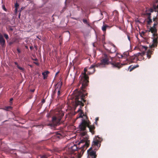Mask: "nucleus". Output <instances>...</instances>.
<instances>
[{"label":"nucleus","mask_w":158,"mask_h":158,"mask_svg":"<svg viewBox=\"0 0 158 158\" xmlns=\"http://www.w3.org/2000/svg\"><path fill=\"white\" fill-rule=\"evenodd\" d=\"M84 73H83V76L81 77L79 81V83L81 84V89L75 95V98L73 100V105L75 108H76L78 106H80V108L79 109L78 111H81V113L80 114L79 118H82L83 116L85 117V119H83L81 123L79 125V127L81 131H85L86 127H87L89 129L90 132H94V130L95 128L93 125H90V122L87 120L88 117L83 114L82 111L81 110V108L84 106V103L86 100L85 99V96H87V93L85 94L83 93L85 92V89L86 87L88 86L89 83V77L87 75L86 72L88 73V69L85 68L84 69ZM88 74H89L88 73Z\"/></svg>","instance_id":"f257e3e1"},{"label":"nucleus","mask_w":158,"mask_h":158,"mask_svg":"<svg viewBox=\"0 0 158 158\" xmlns=\"http://www.w3.org/2000/svg\"><path fill=\"white\" fill-rule=\"evenodd\" d=\"M153 20L154 22L153 25L150 27L149 31H151V33H153V43L151 44L150 45V48L151 49L157 47L158 43L157 40L158 36L157 33V29L156 28V26L158 25V20L156 17L153 18Z\"/></svg>","instance_id":"f03ea898"},{"label":"nucleus","mask_w":158,"mask_h":158,"mask_svg":"<svg viewBox=\"0 0 158 158\" xmlns=\"http://www.w3.org/2000/svg\"><path fill=\"white\" fill-rule=\"evenodd\" d=\"M56 114V115L52 117V123L48 125L52 129H54L56 127L60 124V121L64 115V113L62 111H59L57 112Z\"/></svg>","instance_id":"7ed1b4c3"},{"label":"nucleus","mask_w":158,"mask_h":158,"mask_svg":"<svg viewBox=\"0 0 158 158\" xmlns=\"http://www.w3.org/2000/svg\"><path fill=\"white\" fill-rule=\"evenodd\" d=\"M142 48L143 49V51H145L147 50L148 48V47L147 46H142ZM153 50H154V49ZM153 50H152V49H149L147 51L146 54H145V52H144L140 54V55L143 57V59H144L143 56L144 55H146L147 56V57L148 58V59H149L151 57V55L153 54Z\"/></svg>","instance_id":"20e7f679"},{"label":"nucleus","mask_w":158,"mask_h":158,"mask_svg":"<svg viewBox=\"0 0 158 158\" xmlns=\"http://www.w3.org/2000/svg\"><path fill=\"white\" fill-rule=\"evenodd\" d=\"M103 48L107 52L110 53H114L117 50V48L113 44H109L108 45V47L103 45Z\"/></svg>","instance_id":"39448f33"},{"label":"nucleus","mask_w":158,"mask_h":158,"mask_svg":"<svg viewBox=\"0 0 158 158\" xmlns=\"http://www.w3.org/2000/svg\"><path fill=\"white\" fill-rule=\"evenodd\" d=\"M102 59L101 60V64L102 65H108L110 63L109 61L110 58L111 59H112V57L107 55L106 53H104L102 54Z\"/></svg>","instance_id":"423d86ee"},{"label":"nucleus","mask_w":158,"mask_h":158,"mask_svg":"<svg viewBox=\"0 0 158 158\" xmlns=\"http://www.w3.org/2000/svg\"><path fill=\"white\" fill-rule=\"evenodd\" d=\"M99 137L97 136L95 139H94L92 142L91 147H92V149H93L94 150L98 149L100 146L101 144L99 143L100 142L99 140Z\"/></svg>","instance_id":"0eeeda50"},{"label":"nucleus","mask_w":158,"mask_h":158,"mask_svg":"<svg viewBox=\"0 0 158 158\" xmlns=\"http://www.w3.org/2000/svg\"><path fill=\"white\" fill-rule=\"evenodd\" d=\"M96 152L95 150L92 149V147H90L87 150L88 156L87 158H96L97 156L96 154Z\"/></svg>","instance_id":"6e6552de"},{"label":"nucleus","mask_w":158,"mask_h":158,"mask_svg":"<svg viewBox=\"0 0 158 158\" xmlns=\"http://www.w3.org/2000/svg\"><path fill=\"white\" fill-rule=\"evenodd\" d=\"M88 138L87 137L83 138V139H81L80 142L79 143V144L85 143L84 145H83L81 147L82 150L85 147L86 148L89 147L90 143L89 140H88Z\"/></svg>","instance_id":"1a4fd4ad"},{"label":"nucleus","mask_w":158,"mask_h":158,"mask_svg":"<svg viewBox=\"0 0 158 158\" xmlns=\"http://www.w3.org/2000/svg\"><path fill=\"white\" fill-rule=\"evenodd\" d=\"M102 65V64H101V62L100 63H98L95 65H92L89 68V69H93L92 71H88V73L89 74H91L94 73L95 71V70L94 69L95 67H100Z\"/></svg>","instance_id":"9d476101"},{"label":"nucleus","mask_w":158,"mask_h":158,"mask_svg":"<svg viewBox=\"0 0 158 158\" xmlns=\"http://www.w3.org/2000/svg\"><path fill=\"white\" fill-rule=\"evenodd\" d=\"M110 64L112 65V67L118 69L121 68L123 65L126 64H120L119 62H110Z\"/></svg>","instance_id":"9b49d317"},{"label":"nucleus","mask_w":158,"mask_h":158,"mask_svg":"<svg viewBox=\"0 0 158 158\" xmlns=\"http://www.w3.org/2000/svg\"><path fill=\"white\" fill-rule=\"evenodd\" d=\"M5 43V40L2 35H0V44L2 47H3Z\"/></svg>","instance_id":"f8f14e48"},{"label":"nucleus","mask_w":158,"mask_h":158,"mask_svg":"<svg viewBox=\"0 0 158 158\" xmlns=\"http://www.w3.org/2000/svg\"><path fill=\"white\" fill-rule=\"evenodd\" d=\"M136 56L134 55L133 56H131L129 57V58H128L126 59L128 61V62H134V60L136 57Z\"/></svg>","instance_id":"ddd939ff"},{"label":"nucleus","mask_w":158,"mask_h":158,"mask_svg":"<svg viewBox=\"0 0 158 158\" xmlns=\"http://www.w3.org/2000/svg\"><path fill=\"white\" fill-rule=\"evenodd\" d=\"M153 7V9L150 8L148 9L150 11V12H152L154 11H155V12H158V5H157V6L156 5H154Z\"/></svg>","instance_id":"4468645a"},{"label":"nucleus","mask_w":158,"mask_h":158,"mask_svg":"<svg viewBox=\"0 0 158 158\" xmlns=\"http://www.w3.org/2000/svg\"><path fill=\"white\" fill-rule=\"evenodd\" d=\"M146 14L148 15V20L147 23L148 24L150 25L152 22V20L151 19V16H150L151 14L150 13H146Z\"/></svg>","instance_id":"2eb2a0df"},{"label":"nucleus","mask_w":158,"mask_h":158,"mask_svg":"<svg viewBox=\"0 0 158 158\" xmlns=\"http://www.w3.org/2000/svg\"><path fill=\"white\" fill-rule=\"evenodd\" d=\"M70 150L73 152L77 150V146L75 144H74L73 146H71L69 148Z\"/></svg>","instance_id":"dca6fc26"},{"label":"nucleus","mask_w":158,"mask_h":158,"mask_svg":"<svg viewBox=\"0 0 158 158\" xmlns=\"http://www.w3.org/2000/svg\"><path fill=\"white\" fill-rule=\"evenodd\" d=\"M56 137L59 139H61L63 137L62 135L60 134V132H56Z\"/></svg>","instance_id":"f3484780"},{"label":"nucleus","mask_w":158,"mask_h":158,"mask_svg":"<svg viewBox=\"0 0 158 158\" xmlns=\"http://www.w3.org/2000/svg\"><path fill=\"white\" fill-rule=\"evenodd\" d=\"M49 73V72L48 71H46L42 73V75L44 77V79H45V77H47V75Z\"/></svg>","instance_id":"a211bd4d"},{"label":"nucleus","mask_w":158,"mask_h":158,"mask_svg":"<svg viewBox=\"0 0 158 158\" xmlns=\"http://www.w3.org/2000/svg\"><path fill=\"white\" fill-rule=\"evenodd\" d=\"M129 55V53L128 52H124L123 54V57L124 58H127Z\"/></svg>","instance_id":"6ab92c4d"},{"label":"nucleus","mask_w":158,"mask_h":158,"mask_svg":"<svg viewBox=\"0 0 158 158\" xmlns=\"http://www.w3.org/2000/svg\"><path fill=\"white\" fill-rule=\"evenodd\" d=\"M109 27V26L105 24L102 27V30L104 32H105L106 30V28Z\"/></svg>","instance_id":"aec40b11"},{"label":"nucleus","mask_w":158,"mask_h":158,"mask_svg":"<svg viewBox=\"0 0 158 158\" xmlns=\"http://www.w3.org/2000/svg\"><path fill=\"white\" fill-rule=\"evenodd\" d=\"M116 56L119 58H122L123 57V54L119 53H117Z\"/></svg>","instance_id":"412c9836"},{"label":"nucleus","mask_w":158,"mask_h":158,"mask_svg":"<svg viewBox=\"0 0 158 158\" xmlns=\"http://www.w3.org/2000/svg\"><path fill=\"white\" fill-rule=\"evenodd\" d=\"M12 107L10 106H6L5 107V110H9L12 109Z\"/></svg>","instance_id":"4be33fe9"},{"label":"nucleus","mask_w":158,"mask_h":158,"mask_svg":"<svg viewBox=\"0 0 158 158\" xmlns=\"http://www.w3.org/2000/svg\"><path fill=\"white\" fill-rule=\"evenodd\" d=\"M17 67L22 72H23L24 71V69L23 68L19 66V65H18Z\"/></svg>","instance_id":"5701e85b"},{"label":"nucleus","mask_w":158,"mask_h":158,"mask_svg":"<svg viewBox=\"0 0 158 158\" xmlns=\"http://www.w3.org/2000/svg\"><path fill=\"white\" fill-rule=\"evenodd\" d=\"M40 158H48V156L45 155H40Z\"/></svg>","instance_id":"b1692460"},{"label":"nucleus","mask_w":158,"mask_h":158,"mask_svg":"<svg viewBox=\"0 0 158 158\" xmlns=\"http://www.w3.org/2000/svg\"><path fill=\"white\" fill-rule=\"evenodd\" d=\"M83 22L85 24H87L88 22L87 20L86 19H83Z\"/></svg>","instance_id":"393cba45"},{"label":"nucleus","mask_w":158,"mask_h":158,"mask_svg":"<svg viewBox=\"0 0 158 158\" xmlns=\"http://www.w3.org/2000/svg\"><path fill=\"white\" fill-rule=\"evenodd\" d=\"M86 134V132H83L81 133V135L82 136H84Z\"/></svg>","instance_id":"a878e982"},{"label":"nucleus","mask_w":158,"mask_h":158,"mask_svg":"<svg viewBox=\"0 0 158 158\" xmlns=\"http://www.w3.org/2000/svg\"><path fill=\"white\" fill-rule=\"evenodd\" d=\"M4 36L6 40H7L9 38L8 35L6 34H4Z\"/></svg>","instance_id":"bb28decb"},{"label":"nucleus","mask_w":158,"mask_h":158,"mask_svg":"<svg viewBox=\"0 0 158 158\" xmlns=\"http://www.w3.org/2000/svg\"><path fill=\"white\" fill-rule=\"evenodd\" d=\"M105 40V37L103 36L102 38V43H104Z\"/></svg>","instance_id":"cd10ccee"},{"label":"nucleus","mask_w":158,"mask_h":158,"mask_svg":"<svg viewBox=\"0 0 158 158\" xmlns=\"http://www.w3.org/2000/svg\"><path fill=\"white\" fill-rule=\"evenodd\" d=\"M19 6V4L17 2H16V3H15V8H18Z\"/></svg>","instance_id":"c85d7f7f"},{"label":"nucleus","mask_w":158,"mask_h":158,"mask_svg":"<svg viewBox=\"0 0 158 158\" xmlns=\"http://www.w3.org/2000/svg\"><path fill=\"white\" fill-rule=\"evenodd\" d=\"M57 95H58V97H59L60 96V90H59L58 91V92H57Z\"/></svg>","instance_id":"c756f323"},{"label":"nucleus","mask_w":158,"mask_h":158,"mask_svg":"<svg viewBox=\"0 0 158 158\" xmlns=\"http://www.w3.org/2000/svg\"><path fill=\"white\" fill-rule=\"evenodd\" d=\"M17 50L18 53H20L21 52V51L19 48H17Z\"/></svg>","instance_id":"7c9ffc66"},{"label":"nucleus","mask_w":158,"mask_h":158,"mask_svg":"<svg viewBox=\"0 0 158 158\" xmlns=\"http://www.w3.org/2000/svg\"><path fill=\"white\" fill-rule=\"evenodd\" d=\"M2 7H3V9L5 11H6V8H5V6L4 5L3 6H2Z\"/></svg>","instance_id":"2f4dec72"},{"label":"nucleus","mask_w":158,"mask_h":158,"mask_svg":"<svg viewBox=\"0 0 158 158\" xmlns=\"http://www.w3.org/2000/svg\"><path fill=\"white\" fill-rule=\"evenodd\" d=\"M139 66V65H138L136 67H135V66H134L130 70V71H131L132 69H135V68H136L137 67H138Z\"/></svg>","instance_id":"473e14b6"},{"label":"nucleus","mask_w":158,"mask_h":158,"mask_svg":"<svg viewBox=\"0 0 158 158\" xmlns=\"http://www.w3.org/2000/svg\"><path fill=\"white\" fill-rule=\"evenodd\" d=\"M35 91V89H31L30 91L32 92H34Z\"/></svg>","instance_id":"72a5a7b5"},{"label":"nucleus","mask_w":158,"mask_h":158,"mask_svg":"<svg viewBox=\"0 0 158 158\" xmlns=\"http://www.w3.org/2000/svg\"><path fill=\"white\" fill-rule=\"evenodd\" d=\"M30 48L31 50H32L33 48V47L32 46H31L30 47Z\"/></svg>","instance_id":"f704fd0d"},{"label":"nucleus","mask_w":158,"mask_h":158,"mask_svg":"<svg viewBox=\"0 0 158 158\" xmlns=\"http://www.w3.org/2000/svg\"><path fill=\"white\" fill-rule=\"evenodd\" d=\"M127 37L128 40L130 41V37L129 36L127 35Z\"/></svg>","instance_id":"c9c22d12"},{"label":"nucleus","mask_w":158,"mask_h":158,"mask_svg":"<svg viewBox=\"0 0 158 158\" xmlns=\"http://www.w3.org/2000/svg\"><path fill=\"white\" fill-rule=\"evenodd\" d=\"M15 64L16 65H17V66H18V65H18V63L17 62H15Z\"/></svg>","instance_id":"e433bc0d"},{"label":"nucleus","mask_w":158,"mask_h":158,"mask_svg":"<svg viewBox=\"0 0 158 158\" xmlns=\"http://www.w3.org/2000/svg\"><path fill=\"white\" fill-rule=\"evenodd\" d=\"M99 119V118H96L95 119V121H96V122H97Z\"/></svg>","instance_id":"4c0bfd02"},{"label":"nucleus","mask_w":158,"mask_h":158,"mask_svg":"<svg viewBox=\"0 0 158 158\" xmlns=\"http://www.w3.org/2000/svg\"><path fill=\"white\" fill-rule=\"evenodd\" d=\"M81 155L80 154H79L78 155V158H81Z\"/></svg>","instance_id":"58836bf2"},{"label":"nucleus","mask_w":158,"mask_h":158,"mask_svg":"<svg viewBox=\"0 0 158 158\" xmlns=\"http://www.w3.org/2000/svg\"><path fill=\"white\" fill-rule=\"evenodd\" d=\"M15 12H17V10H18V8H15Z\"/></svg>","instance_id":"ea45409f"},{"label":"nucleus","mask_w":158,"mask_h":158,"mask_svg":"<svg viewBox=\"0 0 158 158\" xmlns=\"http://www.w3.org/2000/svg\"><path fill=\"white\" fill-rule=\"evenodd\" d=\"M13 100V98H11L10 99V102L12 101Z\"/></svg>","instance_id":"a19ab883"},{"label":"nucleus","mask_w":158,"mask_h":158,"mask_svg":"<svg viewBox=\"0 0 158 158\" xmlns=\"http://www.w3.org/2000/svg\"><path fill=\"white\" fill-rule=\"evenodd\" d=\"M88 71H93V69H88Z\"/></svg>","instance_id":"79ce46f5"},{"label":"nucleus","mask_w":158,"mask_h":158,"mask_svg":"<svg viewBox=\"0 0 158 158\" xmlns=\"http://www.w3.org/2000/svg\"><path fill=\"white\" fill-rule=\"evenodd\" d=\"M25 48L26 49H28V46H25Z\"/></svg>","instance_id":"37998d69"},{"label":"nucleus","mask_w":158,"mask_h":158,"mask_svg":"<svg viewBox=\"0 0 158 158\" xmlns=\"http://www.w3.org/2000/svg\"><path fill=\"white\" fill-rule=\"evenodd\" d=\"M35 63L37 65H39V64L35 62Z\"/></svg>","instance_id":"c03bdc74"},{"label":"nucleus","mask_w":158,"mask_h":158,"mask_svg":"<svg viewBox=\"0 0 158 158\" xmlns=\"http://www.w3.org/2000/svg\"><path fill=\"white\" fill-rule=\"evenodd\" d=\"M77 8H78V10H79V7H78V6H77Z\"/></svg>","instance_id":"a18cd8bd"},{"label":"nucleus","mask_w":158,"mask_h":158,"mask_svg":"<svg viewBox=\"0 0 158 158\" xmlns=\"http://www.w3.org/2000/svg\"><path fill=\"white\" fill-rule=\"evenodd\" d=\"M10 30H11V31H13V29H12V28H10Z\"/></svg>","instance_id":"49530a36"},{"label":"nucleus","mask_w":158,"mask_h":158,"mask_svg":"<svg viewBox=\"0 0 158 158\" xmlns=\"http://www.w3.org/2000/svg\"><path fill=\"white\" fill-rule=\"evenodd\" d=\"M12 44V42H10V44Z\"/></svg>","instance_id":"de8ad7c7"},{"label":"nucleus","mask_w":158,"mask_h":158,"mask_svg":"<svg viewBox=\"0 0 158 158\" xmlns=\"http://www.w3.org/2000/svg\"><path fill=\"white\" fill-rule=\"evenodd\" d=\"M37 38H38V39H40L39 38V37H38V36H37Z\"/></svg>","instance_id":"09e8293b"},{"label":"nucleus","mask_w":158,"mask_h":158,"mask_svg":"<svg viewBox=\"0 0 158 158\" xmlns=\"http://www.w3.org/2000/svg\"><path fill=\"white\" fill-rule=\"evenodd\" d=\"M58 73H58H56V74H57Z\"/></svg>","instance_id":"8fccbe9b"}]
</instances>
